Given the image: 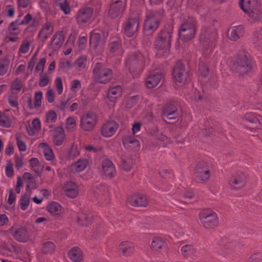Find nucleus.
I'll return each instance as SVG.
<instances>
[{"instance_id": "f03ea898", "label": "nucleus", "mask_w": 262, "mask_h": 262, "mask_svg": "<svg viewBox=\"0 0 262 262\" xmlns=\"http://www.w3.org/2000/svg\"><path fill=\"white\" fill-rule=\"evenodd\" d=\"M93 75L96 82L104 84L108 83L113 76L112 70L99 62L95 64L93 69Z\"/></svg>"}, {"instance_id": "4468645a", "label": "nucleus", "mask_w": 262, "mask_h": 262, "mask_svg": "<svg viewBox=\"0 0 262 262\" xmlns=\"http://www.w3.org/2000/svg\"><path fill=\"white\" fill-rule=\"evenodd\" d=\"M196 177L201 181H206L210 177V171L207 164L204 162H199L195 168Z\"/></svg>"}, {"instance_id": "7ed1b4c3", "label": "nucleus", "mask_w": 262, "mask_h": 262, "mask_svg": "<svg viewBox=\"0 0 262 262\" xmlns=\"http://www.w3.org/2000/svg\"><path fill=\"white\" fill-rule=\"evenodd\" d=\"M216 244L218 247H216L215 252L225 257H228L237 246V242L232 238L223 237L216 241Z\"/></svg>"}, {"instance_id": "e2e57ef3", "label": "nucleus", "mask_w": 262, "mask_h": 262, "mask_svg": "<svg viewBox=\"0 0 262 262\" xmlns=\"http://www.w3.org/2000/svg\"><path fill=\"white\" fill-rule=\"evenodd\" d=\"M123 32L125 36L129 38L131 37V19L128 18L123 28Z\"/></svg>"}, {"instance_id": "09e8293b", "label": "nucleus", "mask_w": 262, "mask_h": 262, "mask_svg": "<svg viewBox=\"0 0 262 262\" xmlns=\"http://www.w3.org/2000/svg\"><path fill=\"white\" fill-rule=\"evenodd\" d=\"M20 208L22 210L28 209L30 204V197L27 194L23 195L19 201Z\"/></svg>"}, {"instance_id": "5701e85b", "label": "nucleus", "mask_w": 262, "mask_h": 262, "mask_svg": "<svg viewBox=\"0 0 262 262\" xmlns=\"http://www.w3.org/2000/svg\"><path fill=\"white\" fill-rule=\"evenodd\" d=\"M42 98V93L40 91L36 92L35 93L34 99L33 101L31 97L28 98L27 100L28 107L30 110L39 108L41 105Z\"/></svg>"}, {"instance_id": "ddd939ff", "label": "nucleus", "mask_w": 262, "mask_h": 262, "mask_svg": "<svg viewBox=\"0 0 262 262\" xmlns=\"http://www.w3.org/2000/svg\"><path fill=\"white\" fill-rule=\"evenodd\" d=\"M172 76L174 79L179 83H183L187 80L188 73L181 61L177 62L173 69Z\"/></svg>"}, {"instance_id": "6e6d98bb", "label": "nucleus", "mask_w": 262, "mask_h": 262, "mask_svg": "<svg viewBox=\"0 0 262 262\" xmlns=\"http://www.w3.org/2000/svg\"><path fill=\"white\" fill-rule=\"evenodd\" d=\"M208 73L207 66L203 62H201L199 63V69L198 74L199 76L206 77Z\"/></svg>"}, {"instance_id": "f8f14e48", "label": "nucleus", "mask_w": 262, "mask_h": 262, "mask_svg": "<svg viewBox=\"0 0 262 262\" xmlns=\"http://www.w3.org/2000/svg\"><path fill=\"white\" fill-rule=\"evenodd\" d=\"M118 127L119 124L115 121H107L102 125L100 134L104 137H111L115 134Z\"/></svg>"}, {"instance_id": "13d9d810", "label": "nucleus", "mask_w": 262, "mask_h": 262, "mask_svg": "<svg viewBox=\"0 0 262 262\" xmlns=\"http://www.w3.org/2000/svg\"><path fill=\"white\" fill-rule=\"evenodd\" d=\"M16 141L19 150L20 151H25L27 149L26 144L23 141L19 135H16Z\"/></svg>"}, {"instance_id": "b1692460", "label": "nucleus", "mask_w": 262, "mask_h": 262, "mask_svg": "<svg viewBox=\"0 0 262 262\" xmlns=\"http://www.w3.org/2000/svg\"><path fill=\"white\" fill-rule=\"evenodd\" d=\"M245 181V176L243 173H239L232 176L230 180V184L234 188L238 189L244 186Z\"/></svg>"}, {"instance_id": "3c124183", "label": "nucleus", "mask_w": 262, "mask_h": 262, "mask_svg": "<svg viewBox=\"0 0 262 262\" xmlns=\"http://www.w3.org/2000/svg\"><path fill=\"white\" fill-rule=\"evenodd\" d=\"M11 121L9 117L5 114H0V126L4 127H9L11 126Z\"/></svg>"}, {"instance_id": "423d86ee", "label": "nucleus", "mask_w": 262, "mask_h": 262, "mask_svg": "<svg viewBox=\"0 0 262 262\" xmlns=\"http://www.w3.org/2000/svg\"><path fill=\"white\" fill-rule=\"evenodd\" d=\"M199 220L205 228L212 229L217 226L218 217L216 213L210 209L202 210L199 214Z\"/></svg>"}, {"instance_id": "338daca9", "label": "nucleus", "mask_w": 262, "mask_h": 262, "mask_svg": "<svg viewBox=\"0 0 262 262\" xmlns=\"http://www.w3.org/2000/svg\"><path fill=\"white\" fill-rule=\"evenodd\" d=\"M49 81L50 79L48 76L47 74L45 73L40 75L38 84L40 87H44L48 84Z\"/></svg>"}, {"instance_id": "bf43d9fd", "label": "nucleus", "mask_w": 262, "mask_h": 262, "mask_svg": "<svg viewBox=\"0 0 262 262\" xmlns=\"http://www.w3.org/2000/svg\"><path fill=\"white\" fill-rule=\"evenodd\" d=\"M79 155V151L77 145H72L68 151V156L70 158H74Z\"/></svg>"}, {"instance_id": "c9c22d12", "label": "nucleus", "mask_w": 262, "mask_h": 262, "mask_svg": "<svg viewBox=\"0 0 262 262\" xmlns=\"http://www.w3.org/2000/svg\"><path fill=\"white\" fill-rule=\"evenodd\" d=\"M177 108L174 105H168L164 108L163 115L168 119H175L177 117Z\"/></svg>"}, {"instance_id": "7c9ffc66", "label": "nucleus", "mask_w": 262, "mask_h": 262, "mask_svg": "<svg viewBox=\"0 0 262 262\" xmlns=\"http://www.w3.org/2000/svg\"><path fill=\"white\" fill-rule=\"evenodd\" d=\"M182 255L185 258H190L195 255L196 249L192 244H187L182 246L180 249Z\"/></svg>"}, {"instance_id": "f704fd0d", "label": "nucleus", "mask_w": 262, "mask_h": 262, "mask_svg": "<svg viewBox=\"0 0 262 262\" xmlns=\"http://www.w3.org/2000/svg\"><path fill=\"white\" fill-rule=\"evenodd\" d=\"M243 119L250 123L258 124L259 126L262 123V117L253 112L246 113L243 116Z\"/></svg>"}, {"instance_id": "aec40b11", "label": "nucleus", "mask_w": 262, "mask_h": 262, "mask_svg": "<svg viewBox=\"0 0 262 262\" xmlns=\"http://www.w3.org/2000/svg\"><path fill=\"white\" fill-rule=\"evenodd\" d=\"M244 33V28L243 26H235L230 28L227 32L228 38L232 41H236Z\"/></svg>"}, {"instance_id": "c03bdc74", "label": "nucleus", "mask_w": 262, "mask_h": 262, "mask_svg": "<svg viewBox=\"0 0 262 262\" xmlns=\"http://www.w3.org/2000/svg\"><path fill=\"white\" fill-rule=\"evenodd\" d=\"M119 251L123 256L129 254L130 249V243L128 241L122 242L119 246Z\"/></svg>"}, {"instance_id": "0e129e2a", "label": "nucleus", "mask_w": 262, "mask_h": 262, "mask_svg": "<svg viewBox=\"0 0 262 262\" xmlns=\"http://www.w3.org/2000/svg\"><path fill=\"white\" fill-rule=\"evenodd\" d=\"M108 189V187L107 185L101 184L98 186H97V190L96 192L98 195L102 194L103 195H105L107 194Z\"/></svg>"}, {"instance_id": "20e7f679", "label": "nucleus", "mask_w": 262, "mask_h": 262, "mask_svg": "<svg viewBox=\"0 0 262 262\" xmlns=\"http://www.w3.org/2000/svg\"><path fill=\"white\" fill-rule=\"evenodd\" d=\"M195 20L193 18H189L185 20L179 29L180 38L184 41L192 39L195 33Z\"/></svg>"}, {"instance_id": "393cba45", "label": "nucleus", "mask_w": 262, "mask_h": 262, "mask_svg": "<svg viewBox=\"0 0 262 262\" xmlns=\"http://www.w3.org/2000/svg\"><path fill=\"white\" fill-rule=\"evenodd\" d=\"M162 79V75L159 73L149 74L145 81L146 86L152 89L156 87Z\"/></svg>"}, {"instance_id": "2f4dec72", "label": "nucleus", "mask_w": 262, "mask_h": 262, "mask_svg": "<svg viewBox=\"0 0 262 262\" xmlns=\"http://www.w3.org/2000/svg\"><path fill=\"white\" fill-rule=\"evenodd\" d=\"M88 161L86 159L78 160L71 166L70 169L74 173L83 171L88 166Z\"/></svg>"}, {"instance_id": "c85d7f7f", "label": "nucleus", "mask_w": 262, "mask_h": 262, "mask_svg": "<svg viewBox=\"0 0 262 262\" xmlns=\"http://www.w3.org/2000/svg\"><path fill=\"white\" fill-rule=\"evenodd\" d=\"M239 6L241 9L245 12H249L251 10L256 9L259 6L257 0H240Z\"/></svg>"}, {"instance_id": "dca6fc26", "label": "nucleus", "mask_w": 262, "mask_h": 262, "mask_svg": "<svg viewBox=\"0 0 262 262\" xmlns=\"http://www.w3.org/2000/svg\"><path fill=\"white\" fill-rule=\"evenodd\" d=\"M102 169L105 176L108 178H112L116 175V170L113 162L108 159L102 162Z\"/></svg>"}, {"instance_id": "f3484780", "label": "nucleus", "mask_w": 262, "mask_h": 262, "mask_svg": "<svg viewBox=\"0 0 262 262\" xmlns=\"http://www.w3.org/2000/svg\"><path fill=\"white\" fill-rule=\"evenodd\" d=\"M124 9L123 2L120 0L116 1L111 6L109 15L113 18L119 17L122 15Z\"/></svg>"}, {"instance_id": "9d476101", "label": "nucleus", "mask_w": 262, "mask_h": 262, "mask_svg": "<svg viewBox=\"0 0 262 262\" xmlns=\"http://www.w3.org/2000/svg\"><path fill=\"white\" fill-rule=\"evenodd\" d=\"M9 231L13 238L19 242L27 243L30 239L28 230L21 226L13 225Z\"/></svg>"}, {"instance_id": "052dcab7", "label": "nucleus", "mask_w": 262, "mask_h": 262, "mask_svg": "<svg viewBox=\"0 0 262 262\" xmlns=\"http://www.w3.org/2000/svg\"><path fill=\"white\" fill-rule=\"evenodd\" d=\"M70 99H61L56 104V107L60 111L65 110L70 105Z\"/></svg>"}, {"instance_id": "680f3d73", "label": "nucleus", "mask_w": 262, "mask_h": 262, "mask_svg": "<svg viewBox=\"0 0 262 262\" xmlns=\"http://www.w3.org/2000/svg\"><path fill=\"white\" fill-rule=\"evenodd\" d=\"M81 88V83L79 80L74 79L71 82V90L73 93H77Z\"/></svg>"}, {"instance_id": "79ce46f5", "label": "nucleus", "mask_w": 262, "mask_h": 262, "mask_svg": "<svg viewBox=\"0 0 262 262\" xmlns=\"http://www.w3.org/2000/svg\"><path fill=\"white\" fill-rule=\"evenodd\" d=\"M100 34L96 30H93L90 33V44L94 48H96L98 45L100 39Z\"/></svg>"}, {"instance_id": "cd10ccee", "label": "nucleus", "mask_w": 262, "mask_h": 262, "mask_svg": "<svg viewBox=\"0 0 262 262\" xmlns=\"http://www.w3.org/2000/svg\"><path fill=\"white\" fill-rule=\"evenodd\" d=\"M252 42L256 50L262 52V28L258 29L253 33Z\"/></svg>"}, {"instance_id": "4d7b16f0", "label": "nucleus", "mask_w": 262, "mask_h": 262, "mask_svg": "<svg viewBox=\"0 0 262 262\" xmlns=\"http://www.w3.org/2000/svg\"><path fill=\"white\" fill-rule=\"evenodd\" d=\"M246 262H262V253L257 252L251 254Z\"/></svg>"}, {"instance_id": "a18cd8bd", "label": "nucleus", "mask_w": 262, "mask_h": 262, "mask_svg": "<svg viewBox=\"0 0 262 262\" xmlns=\"http://www.w3.org/2000/svg\"><path fill=\"white\" fill-rule=\"evenodd\" d=\"M110 52L112 54H118L121 52L120 43L119 41H113L109 44Z\"/></svg>"}, {"instance_id": "a211bd4d", "label": "nucleus", "mask_w": 262, "mask_h": 262, "mask_svg": "<svg viewBox=\"0 0 262 262\" xmlns=\"http://www.w3.org/2000/svg\"><path fill=\"white\" fill-rule=\"evenodd\" d=\"M122 94V88L120 85L111 86L107 92V97L110 102L115 103Z\"/></svg>"}, {"instance_id": "39448f33", "label": "nucleus", "mask_w": 262, "mask_h": 262, "mask_svg": "<svg viewBox=\"0 0 262 262\" xmlns=\"http://www.w3.org/2000/svg\"><path fill=\"white\" fill-rule=\"evenodd\" d=\"M254 64V62L250 55L247 52H243L238 56L235 64V70L240 74L246 73L253 68Z\"/></svg>"}, {"instance_id": "473e14b6", "label": "nucleus", "mask_w": 262, "mask_h": 262, "mask_svg": "<svg viewBox=\"0 0 262 262\" xmlns=\"http://www.w3.org/2000/svg\"><path fill=\"white\" fill-rule=\"evenodd\" d=\"M69 257L74 262H80L83 258V254L81 250L77 247H74L69 252Z\"/></svg>"}, {"instance_id": "6e6552de", "label": "nucleus", "mask_w": 262, "mask_h": 262, "mask_svg": "<svg viewBox=\"0 0 262 262\" xmlns=\"http://www.w3.org/2000/svg\"><path fill=\"white\" fill-rule=\"evenodd\" d=\"M97 121V114L93 112L90 111L81 117L80 126L83 130L91 132L94 128Z\"/></svg>"}, {"instance_id": "72a5a7b5", "label": "nucleus", "mask_w": 262, "mask_h": 262, "mask_svg": "<svg viewBox=\"0 0 262 262\" xmlns=\"http://www.w3.org/2000/svg\"><path fill=\"white\" fill-rule=\"evenodd\" d=\"M47 210L53 215H57L63 212L62 207L57 202H52L47 206Z\"/></svg>"}, {"instance_id": "864d4df0", "label": "nucleus", "mask_w": 262, "mask_h": 262, "mask_svg": "<svg viewBox=\"0 0 262 262\" xmlns=\"http://www.w3.org/2000/svg\"><path fill=\"white\" fill-rule=\"evenodd\" d=\"M14 160L15 167L17 170H19L24 165V158L21 156L16 154L14 157Z\"/></svg>"}, {"instance_id": "2eb2a0df", "label": "nucleus", "mask_w": 262, "mask_h": 262, "mask_svg": "<svg viewBox=\"0 0 262 262\" xmlns=\"http://www.w3.org/2000/svg\"><path fill=\"white\" fill-rule=\"evenodd\" d=\"M65 195L70 198H75L79 194L78 185L72 181L66 182L62 187Z\"/></svg>"}, {"instance_id": "6ab92c4d", "label": "nucleus", "mask_w": 262, "mask_h": 262, "mask_svg": "<svg viewBox=\"0 0 262 262\" xmlns=\"http://www.w3.org/2000/svg\"><path fill=\"white\" fill-rule=\"evenodd\" d=\"M151 247L154 251L162 254L166 253L167 252L166 243L160 237L154 238L151 244Z\"/></svg>"}, {"instance_id": "5fc2aeb1", "label": "nucleus", "mask_w": 262, "mask_h": 262, "mask_svg": "<svg viewBox=\"0 0 262 262\" xmlns=\"http://www.w3.org/2000/svg\"><path fill=\"white\" fill-rule=\"evenodd\" d=\"M5 174L8 178H12L13 176V164L11 161H7L5 168Z\"/></svg>"}, {"instance_id": "4be33fe9", "label": "nucleus", "mask_w": 262, "mask_h": 262, "mask_svg": "<svg viewBox=\"0 0 262 262\" xmlns=\"http://www.w3.org/2000/svg\"><path fill=\"white\" fill-rule=\"evenodd\" d=\"M75 220L79 225L88 226L92 222L93 218L91 213L80 211L77 213Z\"/></svg>"}, {"instance_id": "0eeeda50", "label": "nucleus", "mask_w": 262, "mask_h": 262, "mask_svg": "<svg viewBox=\"0 0 262 262\" xmlns=\"http://www.w3.org/2000/svg\"><path fill=\"white\" fill-rule=\"evenodd\" d=\"M200 38L202 40V47L206 53H207L208 51L211 52L216 41V31L214 29H208L202 30Z\"/></svg>"}, {"instance_id": "4c0bfd02", "label": "nucleus", "mask_w": 262, "mask_h": 262, "mask_svg": "<svg viewBox=\"0 0 262 262\" xmlns=\"http://www.w3.org/2000/svg\"><path fill=\"white\" fill-rule=\"evenodd\" d=\"M3 249L12 253H18L19 249L16 244L0 242V249Z\"/></svg>"}, {"instance_id": "ea45409f", "label": "nucleus", "mask_w": 262, "mask_h": 262, "mask_svg": "<svg viewBox=\"0 0 262 262\" xmlns=\"http://www.w3.org/2000/svg\"><path fill=\"white\" fill-rule=\"evenodd\" d=\"M76 118L74 116H69L66 119V129L69 132H73L76 128Z\"/></svg>"}, {"instance_id": "9b49d317", "label": "nucleus", "mask_w": 262, "mask_h": 262, "mask_svg": "<svg viewBox=\"0 0 262 262\" xmlns=\"http://www.w3.org/2000/svg\"><path fill=\"white\" fill-rule=\"evenodd\" d=\"M159 25V18L152 13L147 14L143 26V33L145 35H150L158 28Z\"/></svg>"}, {"instance_id": "69168bd1", "label": "nucleus", "mask_w": 262, "mask_h": 262, "mask_svg": "<svg viewBox=\"0 0 262 262\" xmlns=\"http://www.w3.org/2000/svg\"><path fill=\"white\" fill-rule=\"evenodd\" d=\"M19 23V20L18 19H17L14 21L12 22L9 27V30L11 32V33L17 34L19 32V28L18 26H19L18 25Z\"/></svg>"}, {"instance_id": "f257e3e1", "label": "nucleus", "mask_w": 262, "mask_h": 262, "mask_svg": "<svg viewBox=\"0 0 262 262\" xmlns=\"http://www.w3.org/2000/svg\"><path fill=\"white\" fill-rule=\"evenodd\" d=\"M171 37L172 32L170 30L164 29L158 33L154 43L157 57L168 56L170 53Z\"/></svg>"}, {"instance_id": "58836bf2", "label": "nucleus", "mask_w": 262, "mask_h": 262, "mask_svg": "<svg viewBox=\"0 0 262 262\" xmlns=\"http://www.w3.org/2000/svg\"><path fill=\"white\" fill-rule=\"evenodd\" d=\"M40 128V122L38 118L34 119L31 123V125L27 127V129L29 135L33 136L39 131Z\"/></svg>"}, {"instance_id": "de8ad7c7", "label": "nucleus", "mask_w": 262, "mask_h": 262, "mask_svg": "<svg viewBox=\"0 0 262 262\" xmlns=\"http://www.w3.org/2000/svg\"><path fill=\"white\" fill-rule=\"evenodd\" d=\"M57 5H58L61 10L66 14H68L71 12V8L67 3V0H56Z\"/></svg>"}, {"instance_id": "8fccbe9b", "label": "nucleus", "mask_w": 262, "mask_h": 262, "mask_svg": "<svg viewBox=\"0 0 262 262\" xmlns=\"http://www.w3.org/2000/svg\"><path fill=\"white\" fill-rule=\"evenodd\" d=\"M57 114L53 110H50L46 113V120L47 123L49 124L55 123L57 120Z\"/></svg>"}, {"instance_id": "1a4fd4ad", "label": "nucleus", "mask_w": 262, "mask_h": 262, "mask_svg": "<svg viewBox=\"0 0 262 262\" xmlns=\"http://www.w3.org/2000/svg\"><path fill=\"white\" fill-rule=\"evenodd\" d=\"M93 9L90 7L85 6L80 8L77 12L75 19L80 27L89 23L93 15Z\"/></svg>"}, {"instance_id": "774afa93", "label": "nucleus", "mask_w": 262, "mask_h": 262, "mask_svg": "<svg viewBox=\"0 0 262 262\" xmlns=\"http://www.w3.org/2000/svg\"><path fill=\"white\" fill-rule=\"evenodd\" d=\"M17 94H12L11 93L8 97V102L10 105L13 107L18 106Z\"/></svg>"}, {"instance_id": "e433bc0d", "label": "nucleus", "mask_w": 262, "mask_h": 262, "mask_svg": "<svg viewBox=\"0 0 262 262\" xmlns=\"http://www.w3.org/2000/svg\"><path fill=\"white\" fill-rule=\"evenodd\" d=\"M132 205L139 207H145L147 205V200L145 196L142 194H137L133 196Z\"/></svg>"}, {"instance_id": "a878e982", "label": "nucleus", "mask_w": 262, "mask_h": 262, "mask_svg": "<svg viewBox=\"0 0 262 262\" xmlns=\"http://www.w3.org/2000/svg\"><path fill=\"white\" fill-rule=\"evenodd\" d=\"M65 138V134L63 128L61 126H58L53 130V141L57 146L61 145Z\"/></svg>"}, {"instance_id": "37998d69", "label": "nucleus", "mask_w": 262, "mask_h": 262, "mask_svg": "<svg viewBox=\"0 0 262 262\" xmlns=\"http://www.w3.org/2000/svg\"><path fill=\"white\" fill-rule=\"evenodd\" d=\"M248 14L249 16V21L251 23L256 21L259 20L262 16L261 11L259 9V6L256 8V9L251 10L249 12H246Z\"/></svg>"}, {"instance_id": "c756f323", "label": "nucleus", "mask_w": 262, "mask_h": 262, "mask_svg": "<svg viewBox=\"0 0 262 262\" xmlns=\"http://www.w3.org/2000/svg\"><path fill=\"white\" fill-rule=\"evenodd\" d=\"M38 147L42 150L44 157L47 161H53L55 159V156L52 148L46 143H40L38 145Z\"/></svg>"}, {"instance_id": "a19ab883", "label": "nucleus", "mask_w": 262, "mask_h": 262, "mask_svg": "<svg viewBox=\"0 0 262 262\" xmlns=\"http://www.w3.org/2000/svg\"><path fill=\"white\" fill-rule=\"evenodd\" d=\"M23 88L22 81L18 78L13 80L10 85L11 93L12 94H17Z\"/></svg>"}, {"instance_id": "49530a36", "label": "nucleus", "mask_w": 262, "mask_h": 262, "mask_svg": "<svg viewBox=\"0 0 262 262\" xmlns=\"http://www.w3.org/2000/svg\"><path fill=\"white\" fill-rule=\"evenodd\" d=\"M55 245L52 242H45L42 246V251L45 253H53L55 250Z\"/></svg>"}, {"instance_id": "603ef678", "label": "nucleus", "mask_w": 262, "mask_h": 262, "mask_svg": "<svg viewBox=\"0 0 262 262\" xmlns=\"http://www.w3.org/2000/svg\"><path fill=\"white\" fill-rule=\"evenodd\" d=\"M87 62V58L85 56H81L77 59L75 67L79 70H81L85 68Z\"/></svg>"}, {"instance_id": "bb28decb", "label": "nucleus", "mask_w": 262, "mask_h": 262, "mask_svg": "<svg viewBox=\"0 0 262 262\" xmlns=\"http://www.w3.org/2000/svg\"><path fill=\"white\" fill-rule=\"evenodd\" d=\"M64 38V33L62 31L56 32L52 38L51 48L54 50L59 49L62 45Z\"/></svg>"}, {"instance_id": "412c9836", "label": "nucleus", "mask_w": 262, "mask_h": 262, "mask_svg": "<svg viewBox=\"0 0 262 262\" xmlns=\"http://www.w3.org/2000/svg\"><path fill=\"white\" fill-rule=\"evenodd\" d=\"M53 26L50 21H46L39 31L38 37L41 41L46 40L53 32Z\"/></svg>"}]
</instances>
